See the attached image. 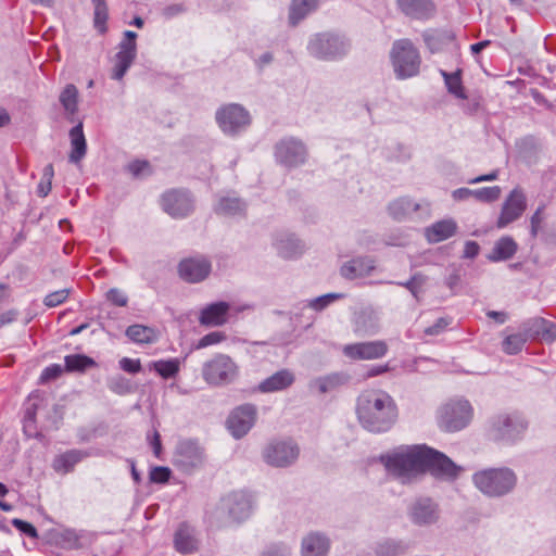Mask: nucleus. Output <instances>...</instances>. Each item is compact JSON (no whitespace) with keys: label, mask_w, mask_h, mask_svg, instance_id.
Segmentation results:
<instances>
[{"label":"nucleus","mask_w":556,"mask_h":556,"mask_svg":"<svg viewBox=\"0 0 556 556\" xmlns=\"http://www.w3.org/2000/svg\"><path fill=\"white\" fill-rule=\"evenodd\" d=\"M381 460L387 470L402 483H407L425 472H430L437 479L453 481L463 471L444 453L425 444L402 447L382 456Z\"/></svg>","instance_id":"f257e3e1"},{"label":"nucleus","mask_w":556,"mask_h":556,"mask_svg":"<svg viewBox=\"0 0 556 556\" xmlns=\"http://www.w3.org/2000/svg\"><path fill=\"white\" fill-rule=\"evenodd\" d=\"M356 414L364 429L372 433L389 431L397 419V407L390 394L369 390L357 397Z\"/></svg>","instance_id":"f03ea898"},{"label":"nucleus","mask_w":556,"mask_h":556,"mask_svg":"<svg viewBox=\"0 0 556 556\" xmlns=\"http://www.w3.org/2000/svg\"><path fill=\"white\" fill-rule=\"evenodd\" d=\"M254 509L252 495L245 491H235L223 496L213 511L211 522L218 527L242 522L251 517Z\"/></svg>","instance_id":"7ed1b4c3"},{"label":"nucleus","mask_w":556,"mask_h":556,"mask_svg":"<svg viewBox=\"0 0 556 556\" xmlns=\"http://www.w3.org/2000/svg\"><path fill=\"white\" fill-rule=\"evenodd\" d=\"M475 486L488 497H502L514 491L517 476L508 467L488 468L473 473Z\"/></svg>","instance_id":"20e7f679"},{"label":"nucleus","mask_w":556,"mask_h":556,"mask_svg":"<svg viewBox=\"0 0 556 556\" xmlns=\"http://www.w3.org/2000/svg\"><path fill=\"white\" fill-rule=\"evenodd\" d=\"M390 61L397 79H408L420 72L421 56L409 39H397L392 43Z\"/></svg>","instance_id":"39448f33"},{"label":"nucleus","mask_w":556,"mask_h":556,"mask_svg":"<svg viewBox=\"0 0 556 556\" xmlns=\"http://www.w3.org/2000/svg\"><path fill=\"white\" fill-rule=\"evenodd\" d=\"M528 428L525 417L515 413H503L491 418L488 435L494 442L514 444L523 438Z\"/></svg>","instance_id":"423d86ee"},{"label":"nucleus","mask_w":556,"mask_h":556,"mask_svg":"<svg viewBox=\"0 0 556 556\" xmlns=\"http://www.w3.org/2000/svg\"><path fill=\"white\" fill-rule=\"evenodd\" d=\"M215 122L226 137L237 138L248 130L252 117L242 104L226 103L216 110Z\"/></svg>","instance_id":"0eeeda50"},{"label":"nucleus","mask_w":556,"mask_h":556,"mask_svg":"<svg viewBox=\"0 0 556 556\" xmlns=\"http://www.w3.org/2000/svg\"><path fill=\"white\" fill-rule=\"evenodd\" d=\"M205 459V450L198 440L182 439L175 446L172 463L177 470L189 475L200 469Z\"/></svg>","instance_id":"6e6552de"},{"label":"nucleus","mask_w":556,"mask_h":556,"mask_svg":"<svg viewBox=\"0 0 556 556\" xmlns=\"http://www.w3.org/2000/svg\"><path fill=\"white\" fill-rule=\"evenodd\" d=\"M238 376V366L226 354H216L203 364L202 377L211 386H226Z\"/></svg>","instance_id":"1a4fd4ad"},{"label":"nucleus","mask_w":556,"mask_h":556,"mask_svg":"<svg viewBox=\"0 0 556 556\" xmlns=\"http://www.w3.org/2000/svg\"><path fill=\"white\" fill-rule=\"evenodd\" d=\"M472 418V407L467 400H455L440 409L439 426L447 432H456L467 427Z\"/></svg>","instance_id":"9d476101"},{"label":"nucleus","mask_w":556,"mask_h":556,"mask_svg":"<svg viewBox=\"0 0 556 556\" xmlns=\"http://www.w3.org/2000/svg\"><path fill=\"white\" fill-rule=\"evenodd\" d=\"M406 514L412 525L429 528L440 521L441 507L432 497L419 496L408 504Z\"/></svg>","instance_id":"9b49d317"},{"label":"nucleus","mask_w":556,"mask_h":556,"mask_svg":"<svg viewBox=\"0 0 556 556\" xmlns=\"http://www.w3.org/2000/svg\"><path fill=\"white\" fill-rule=\"evenodd\" d=\"M299 446L290 439H275L267 443L262 452L264 462L276 468L292 465L299 457Z\"/></svg>","instance_id":"f8f14e48"},{"label":"nucleus","mask_w":556,"mask_h":556,"mask_svg":"<svg viewBox=\"0 0 556 556\" xmlns=\"http://www.w3.org/2000/svg\"><path fill=\"white\" fill-rule=\"evenodd\" d=\"M275 161L288 168L302 165L307 157L304 143L294 137L280 139L274 147Z\"/></svg>","instance_id":"ddd939ff"},{"label":"nucleus","mask_w":556,"mask_h":556,"mask_svg":"<svg viewBox=\"0 0 556 556\" xmlns=\"http://www.w3.org/2000/svg\"><path fill=\"white\" fill-rule=\"evenodd\" d=\"M161 205L173 218H185L194 210V200L187 190H169L163 193Z\"/></svg>","instance_id":"4468645a"},{"label":"nucleus","mask_w":556,"mask_h":556,"mask_svg":"<svg viewBox=\"0 0 556 556\" xmlns=\"http://www.w3.org/2000/svg\"><path fill=\"white\" fill-rule=\"evenodd\" d=\"M350 42L343 36L333 33H323L315 39V55L325 60H336L344 56L350 50Z\"/></svg>","instance_id":"2eb2a0df"},{"label":"nucleus","mask_w":556,"mask_h":556,"mask_svg":"<svg viewBox=\"0 0 556 556\" xmlns=\"http://www.w3.org/2000/svg\"><path fill=\"white\" fill-rule=\"evenodd\" d=\"M257 408L245 403L236 407L227 418V428L235 439H241L252 429L256 421Z\"/></svg>","instance_id":"dca6fc26"},{"label":"nucleus","mask_w":556,"mask_h":556,"mask_svg":"<svg viewBox=\"0 0 556 556\" xmlns=\"http://www.w3.org/2000/svg\"><path fill=\"white\" fill-rule=\"evenodd\" d=\"M389 345L384 340H374L345 344L343 355L352 361H375L387 355Z\"/></svg>","instance_id":"f3484780"},{"label":"nucleus","mask_w":556,"mask_h":556,"mask_svg":"<svg viewBox=\"0 0 556 556\" xmlns=\"http://www.w3.org/2000/svg\"><path fill=\"white\" fill-rule=\"evenodd\" d=\"M527 208V197L520 188H515L505 199L501 214L496 222L497 228L502 229L519 219Z\"/></svg>","instance_id":"a211bd4d"},{"label":"nucleus","mask_w":556,"mask_h":556,"mask_svg":"<svg viewBox=\"0 0 556 556\" xmlns=\"http://www.w3.org/2000/svg\"><path fill=\"white\" fill-rule=\"evenodd\" d=\"M212 270L211 261L203 255H195L180 261L178 274L181 279L190 283H198L206 279Z\"/></svg>","instance_id":"6ab92c4d"},{"label":"nucleus","mask_w":556,"mask_h":556,"mask_svg":"<svg viewBox=\"0 0 556 556\" xmlns=\"http://www.w3.org/2000/svg\"><path fill=\"white\" fill-rule=\"evenodd\" d=\"M273 247L277 254L285 260L298 258L305 251L303 241L296 235L286 230L274 235Z\"/></svg>","instance_id":"aec40b11"},{"label":"nucleus","mask_w":556,"mask_h":556,"mask_svg":"<svg viewBox=\"0 0 556 556\" xmlns=\"http://www.w3.org/2000/svg\"><path fill=\"white\" fill-rule=\"evenodd\" d=\"M174 547L181 555H191L199 549V539L194 527L187 522L178 526L174 533Z\"/></svg>","instance_id":"412c9836"},{"label":"nucleus","mask_w":556,"mask_h":556,"mask_svg":"<svg viewBox=\"0 0 556 556\" xmlns=\"http://www.w3.org/2000/svg\"><path fill=\"white\" fill-rule=\"evenodd\" d=\"M353 330L361 337H371L377 334L380 330L379 314L370 307L361 309L354 316Z\"/></svg>","instance_id":"4be33fe9"},{"label":"nucleus","mask_w":556,"mask_h":556,"mask_svg":"<svg viewBox=\"0 0 556 556\" xmlns=\"http://www.w3.org/2000/svg\"><path fill=\"white\" fill-rule=\"evenodd\" d=\"M295 381L294 374L289 369H280L262 380L255 390L260 393H274L287 390Z\"/></svg>","instance_id":"5701e85b"},{"label":"nucleus","mask_w":556,"mask_h":556,"mask_svg":"<svg viewBox=\"0 0 556 556\" xmlns=\"http://www.w3.org/2000/svg\"><path fill=\"white\" fill-rule=\"evenodd\" d=\"M229 308V303L224 301L211 303L201 309L199 321L207 327L223 326L227 321Z\"/></svg>","instance_id":"b1692460"},{"label":"nucleus","mask_w":556,"mask_h":556,"mask_svg":"<svg viewBox=\"0 0 556 556\" xmlns=\"http://www.w3.org/2000/svg\"><path fill=\"white\" fill-rule=\"evenodd\" d=\"M397 5L405 15L416 20H429L435 13L432 0H397Z\"/></svg>","instance_id":"393cba45"},{"label":"nucleus","mask_w":556,"mask_h":556,"mask_svg":"<svg viewBox=\"0 0 556 556\" xmlns=\"http://www.w3.org/2000/svg\"><path fill=\"white\" fill-rule=\"evenodd\" d=\"M375 269V262L370 257H355L345 262L340 269L342 277L353 280L365 277Z\"/></svg>","instance_id":"a878e982"},{"label":"nucleus","mask_w":556,"mask_h":556,"mask_svg":"<svg viewBox=\"0 0 556 556\" xmlns=\"http://www.w3.org/2000/svg\"><path fill=\"white\" fill-rule=\"evenodd\" d=\"M458 229L453 218L435 222L425 230V236L430 243H438L453 237Z\"/></svg>","instance_id":"bb28decb"},{"label":"nucleus","mask_w":556,"mask_h":556,"mask_svg":"<svg viewBox=\"0 0 556 556\" xmlns=\"http://www.w3.org/2000/svg\"><path fill=\"white\" fill-rule=\"evenodd\" d=\"M70 139L71 152L68 155V161L73 164H78L87 153V142L81 123L75 125L70 130Z\"/></svg>","instance_id":"cd10ccee"},{"label":"nucleus","mask_w":556,"mask_h":556,"mask_svg":"<svg viewBox=\"0 0 556 556\" xmlns=\"http://www.w3.org/2000/svg\"><path fill=\"white\" fill-rule=\"evenodd\" d=\"M89 453L83 450H68L63 454L55 456L52 463V467L56 472L68 473L74 467L88 457Z\"/></svg>","instance_id":"c85d7f7f"},{"label":"nucleus","mask_w":556,"mask_h":556,"mask_svg":"<svg viewBox=\"0 0 556 556\" xmlns=\"http://www.w3.org/2000/svg\"><path fill=\"white\" fill-rule=\"evenodd\" d=\"M247 203L232 195L220 197L214 206V211L218 215L241 216L245 214Z\"/></svg>","instance_id":"c756f323"},{"label":"nucleus","mask_w":556,"mask_h":556,"mask_svg":"<svg viewBox=\"0 0 556 556\" xmlns=\"http://www.w3.org/2000/svg\"><path fill=\"white\" fill-rule=\"evenodd\" d=\"M421 207L420 203H416L414 200L407 197L399 198L392 201L388 211L389 214L396 220H404L410 217Z\"/></svg>","instance_id":"7c9ffc66"},{"label":"nucleus","mask_w":556,"mask_h":556,"mask_svg":"<svg viewBox=\"0 0 556 556\" xmlns=\"http://www.w3.org/2000/svg\"><path fill=\"white\" fill-rule=\"evenodd\" d=\"M517 248L518 245L511 237H502L495 242L488 260L491 262L507 261L515 255Z\"/></svg>","instance_id":"2f4dec72"},{"label":"nucleus","mask_w":556,"mask_h":556,"mask_svg":"<svg viewBox=\"0 0 556 556\" xmlns=\"http://www.w3.org/2000/svg\"><path fill=\"white\" fill-rule=\"evenodd\" d=\"M58 544L66 549H80L86 546L87 533L74 529H64L56 535Z\"/></svg>","instance_id":"473e14b6"},{"label":"nucleus","mask_w":556,"mask_h":556,"mask_svg":"<svg viewBox=\"0 0 556 556\" xmlns=\"http://www.w3.org/2000/svg\"><path fill=\"white\" fill-rule=\"evenodd\" d=\"M505 336L502 341V350L507 355H516L520 353L528 342L522 332L518 328L514 331L511 328H506Z\"/></svg>","instance_id":"72a5a7b5"},{"label":"nucleus","mask_w":556,"mask_h":556,"mask_svg":"<svg viewBox=\"0 0 556 556\" xmlns=\"http://www.w3.org/2000/svg\"><path fill=\"white\" fill-rule=\"evenodd\" d=\"M439 72L442 78L444 79L447 92L453 94L457 99L466 100L467 94L465 92V88L463 86L462 80L463 71L458 68L453 73H448L444 70H440Z\"/></svg>","instance_id":"f704fd0d"},{"label":"nucleus","mask_w":556,"mask_h":556,"mask_svg":"<svg viewBox=\"0 0 556 556\" xmlns=\"http://www.w3.org/2000/svg\"><path fill=\"white\" fill-rule=\"evenodd\" d=\"M422 39L431 53H437L453 39L450 31L439 29H427L422 33Z\"/></svg>","instance_id":"c9c22d12"},{"label":"nucleus","mask_w":556,"mask_h":556,"mask_svg":"<svg viewBox=\"0 0 556 556\" xmlns=\"http://www.w3.org/2000/svg\"><path fill=\"white\" fill-rule=\"evenodd\" d=\"M97 366L96 361L85 354H70L64 357V369L67 372H85Z\"/></svg>","instance_id":"e433bc0d"},{"label":"nucleus","mask_w":556,"mask_h":556,"mask_svg":"<svg viewBox=\"0 0 556 556\" xmlns=\"http://www.w3.org/2000/svg\"><path fill=\"white\" fill-rule=\"evenodd\" d=\"M407 548L408 545L401 540L386 539L377 543L375 553L377 556H400Z\"/></svg>","instance_id":"4c0bfd02"},{"label":"nucleus","mask_w":556,"mask_h":556,"mask_svg":"<svg viewBox=\"0 0 556 556\" xmlns=\"http://www.w3.org/2000/svg\"><path fill=\"white\" fill-rule=\"evenodd\" d=\"M125 333L136 343H153L156 341L155 330L139 324L129 326Z\"/></svg>","instance_id":"58836bf2"},{"label":"nucleus","mask_w":556,"mask_h":556,"mask_svg":"<svg viewBox=\"0 0 556 556\" xmlns=\"http://www.w3.org/2000/svg\"><path fill=\"white\" fill-rule=\"evenodd\" d=\"M78 89L75 85L68 84L60 93V103L67 115H74L78 111Z\"/></svg>","instance_id":"ea45409f"},{"label":"nucleus","mask_w":556,"mask_h":556,"mask_svg":"<svg viewBox=\"0 0 556 556\" xmlns=\"http://www.w3.org/2000/svg\"><path fill=\"white\" fill-rule=\"evenodd\" d=\"M346 376L340 372H333L318 378L315 382L320 393H333L346 382Z\"/></svg>","instance_id":"a19ab883"},{"label":"nucleus","mask_w":556,"mask_h":556,"mask_svg":"<svg viewBox=\"0 0 556 556\" xmlns=\"http://www.w3.org/2000/svg\"><path fill=\"white\" fill-rule=\"evenodd\" d=\"M544 326L543 317H532L523 320L518 328L522 332L523 337L529 340H535L542 338V330Z\"/></svg>","instance_id":"79ce46f5"},{"label":"nucleus","mask_w":556,"mask_h":556,"mask_svg":"<svg viewBox=\"0 0 556 556\" xmlns=\"http://www.w3.org/2000/svg\"><path fill=\"white\" fill-rule=\"evenodd\" d=\"M106 387L111 392L117 395H126L132 393L135 390L132 382L119 374L108 377Z\"/></svg>","instance_id":"37998d69"},{"label":"nucleus","mask_w":556,"mask_h":556,"mask_svg":"<svg viewBox=\"0 0 556 556\" xmlns=\"http://www.w3.org/2000/svg\"><path fill=\"white\" fill-rule=\"evenodd\" d=\"M309 12V0H293L289 8V23L296 26Z\"/></svg>","instance_id":"c03bdc74"},{"label":"nucleus","mask_w":556,"mask_h":556,"mask_svg":"<svg viewBox=\"0 0 556 556\" xmlns=\"http://www.w3.org/2000/svg\"><path fill=\"white\" fill-rule=\"evenodd\" d=\"M153 369L164 379L174 378L179 371V361L177 358L161 359L153 362Z\"/></svg>","instance_id":"a18cd8bd"},{"label":"nucleus","mask_w":556,"mask_h":556,"mask_svg":"<svg viewBox=\"0 0 556 556\" xmlns=\"http://www.w3.org/2000/svg\"><path fill=\"white\" fill-rule=\"evenodd\" d=\"M93 8V26L100 34H105L108 31L106 22L109 18L108 5H97Z\"/></svg>","instance_id":"49530a36"},{"label":"nucleus","mask_w":556,"mask_h":556,"mask_svg":"<svg viewBox=\"0 0 556 556\" xmlns=\"http://www.w3.org/2000/svg\"><path fill=\"white\" fill-rule=\"evenodd\" d=\"M501 191L502 190L498 186L483 187L475 189L472 197L481 202H493L500 198Z\"/></svg>","instance_id":"de8ad7c7"},{"label":"nucleus","mask_w":556,"mask_h":556,"mask_svg":"<svg viewBox=\"0 0 556 556\" xmlns=\"http://www.w3.org/2000/svg\"><path fill=\"white\" fill-rule=\"evenodd\" d=\"M134 59L115 55V64L112 71V79L122 80L134 63Z\"/></svg>","instance_id":"09e8293b"},{"label":"nucleus","mask_w":556,"mask_h":556,"mask_svg":"<svg viewBox=\"0 0 556 556\" xmlns=\"http://www.w3.org/2000/svg\"><path fill=\"white\" fill-rule=\"evenodd\" d=\"M260 556H291V548L282 542L266 545Z\"/></svg>","instance_id":"8fccbe9b"},{"label":"nucleus","mask_w":556,"mask_h":556,"mask_svg":"<svg viewBox=\"0 0 556 556\" xmlns=\"http://www.w3.org/2000/svg\"><path fill=\"white\" fill-rule=\"evenodd\" d=\"M172 476V470L165 466H154L151 468L149 472V479L152 483H161L164 484L169 481Z\"/></svg>","instance_id":"3c124183"},{"label":"nucleus","mask_w":556,"mask_h":556,"mask_svg":"<svg viewBox=\"0 0 556 556\" xmlns=\"http://www.w3.org/2000/svg\"><path fill=\"white\" fill-rule=\"evenodd\" d=\"M70 289H61L47 294L43 299V304L47 307H56L64 303L70 295Z\"/></svg>","instance_id":"603ef678"},{"label":"nucleus","mask_w":556,"mask_h":556,"mask_svg":"<svg viewBox=\"0 0 556 556\" xmlns=\"http://www.w3.org/2000/svg\"><path fill=\"white\" fill-rule=\"evenodd\" d=\"M425 283V278L420 274H415L407 281L396 282L397 286L406 288L414 298L418 299V294L421 291V287Z\"/></svg>","instance_id":"864d4df0"},{"label":"nucleus","mask_w":556,"mask_h":556,"mask_svg":"<svg viewBox=\"0 0 556 556\" xmlns=\"http://www.w3.org/2000/svg\"><path fill=\"white\" fill-rule=\"evenodd\" d=\"M226 340V334L223 331H212L203 336L198 343L195 344V349H204L211 345L218 344Z\"/></svg>","instance_id":"5fc2aeb1"},{"label":"nucleus","mask_w":556,"mask_h":556,"mask_svg":"<svg viewBox=\"0 0 556 556\" xmlns=\"http://www.w3.org/2000/svg\"><path fill=\"white\" fill-rule=\"evenodd\" d=\"M64 370L65 369L60 364H51L47 366L39 377L40 383H47L58 379Z\"/></svg>","instance_id":"6e6d98bb"},{"label":"nucleus","mask_w":556,"mask_h":556,"mask_svg":"<svg viewBox=\"0 0 556 556\" xmlns=\"http://www.w3.org/2000/svg\"><path fill=\"white\" fill-rule=\"evenodd\" d=\"M11 522H12V526L16 530H18L22 534H24L28 538H31V539L38 538V531L35 528V526L31 525L30 522L18 519V518L12 519Z\"/></svg>","instance_id":"4d7b16f0"},{"label":"nucleus","mask_w":556,"mask_h":556,"mask_svg":"<svg viewBox=\"0 0 556 556\" xmlns=\"http://www.w3.org/2000/svg\"><path fill=\"white\" fill-rule=\"evenodd\" d=\"M344 298L343 293H328L315 298V312H321L331 303Z\"/></svg>","instance_id":"13d9d810"},{"label":"nucleus","mask_w":556,"mask_h":556,"mask_svg":"<svg viewBox=\"0 0 556 556\" xmlns=\"http://www.w3.org/2000/svg\"><path fill=\"white\" fill-rule=\"evenodd\" d=\"M126 168L132 177L138 178L150 172V164L144 160H135Z\"/></svg>","instance_id":"bf43d9fd"},{"label":"nucleus","mask_w":556,"mask_h":556,"mask_svg":"<svg viewBox=\"0 0 556 556\" xmlns=\"http://www.w3.org/2000/svg\"><path fill=\"white\" fill-rule=\"evenodd\" d=\"M187 11V8L182 3H170L165 5L161 10V15L164 20H173Z\"/></svg>","instance_id":"052dcab7"},{"label":"nucleus","mask_w":556,"mask_h":556,"mask_svg":"<svg viewBox=\"0 0 556 556\" xmlns=\"http://www.w3.org/2000/svg\"><path fill=\"white\" fill-rule=\"evenodd\" d=\"M106 300L119 307L126 306L128 303V296L126 293L117 288H111L106 292Z\"/></svg>","instance_id":"680f3d73"},{"label":"nucleus","mask_w":556,"mask_h":556,"mask_svg":"<svg viewBox=\"0 0 556 556\" xmlns=\"http://www.w3.org/2000/svg\"><path fill=\"white\" fill-rule=\"evenodd\" d=\"M329 549V538L323 533H315V556H327Z\"/></svg>","instance_id":"e2e57ef3"},{"label":"nucleus","mask_w":556,"mask_h":556,"mask_svg":"<svg viewBox=\"0 0 556 556\" xmlns=\"http://www.w3.org/2000/svg\"><path fill=\"white\" fill-rule=\"evenodd\" d=\"M115 55L127 56L135 60L137 56V43L122 39L118 43V51Z\"/></svg>","instance_id":"0e129e2a"},{"label":"nucleus","mask_w":556,"mask_h":556,"mask_svg":"<svg viewBox=\"0 0 556 556\" xmlns=\"http://www.w3.org/2000/svg\"><path fill=\"white\" fill-rule=\"evenodd\" d=\"M119 368L128 374H138L141 370L140 359L123 357L118 362Z\"/></svg>","instance_id":"69168bd1"},{"label":"nucleus","mask_w":556,"mask_h":556,"mask_svg":"<svg viewBox=\"0 0 556 556\" xmlns=\"http://www.w3.org/2000/svg\"><path fill=\"white\" fill-rule=\"evenodd\" d=\"M543 205L539 206L530 218V232L532 237H536L540 231L541 223L543 222Z\"/></svg>","instance_id":"338daca9"},{"label":"nucleus","mask_w":556,"mask_h":556,"mask_svg":"<svg viewBox=\"0 0 556 556\" xmlns=\"http://www.w3.org/2000/svg\"><path fill=\"white\" fill-rule=\"evenodd\" d=\"M542 339L547 342H552L556 339V323L544 318Z\"/></svg>","instance_id":"774afa93"}]
</instances>
